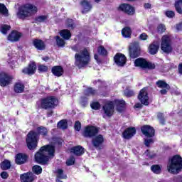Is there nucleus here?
<instances>
[{
  "instance_id": "1",
  "label": "nucleus",
  "mask_w": 182,
  "mask_h": 182,
  "mask_svg": "<svg viewBox=\"0 0 182 182\" xmlns=\"http://www.w3.org/2000/svg\"><path fill=\"white\" fill-rule=\"evenodd\" d=\"M36 132L31 131L27 135L26 143L28 146V149L29 150H33L36 149V146H38V140L39 139V134L41 136H48V129L44 127H39L36 129Z\"/></svg>"
},
{
  "instance_id": "2",
  "label": "nucleus",
  "mask_w": 182,
  "mask_h": 182,
  "mask_svg": "<svg viewBox=\"0 0 182 182\" xmlns=\"http://www.w3.org/2000/svg\"><path fill=\"white\" fill-rule=\"evenodd\" d=\"M55 156V146L52 145H46L41 148L38 152L35 155V160L40 164H46L50 157Z\"/></svg>"
},
{
  "instance_id": "3",
  "label": "nucleus",
  "mask_w": 182,
  "mask_h": 182,
  "mask_svg": "<svg viewBox=\"0 0 182 182\" xmlns=\"http://www.w3.org/2000/svg\"><path fill=\"white\" fill-rule=\"evenodd\" d=\"M114 105L116 106L117 112H123L126 106V102L123 100H115L114 103L112 101H109L103 106L104 113L106 116L110 117V116L113 115L114 112Z\"/></svg>"
},
{
  "instance_id": "4",
  "label": "nucleus",
  "mask_w": 182,
  "mask_h": 182,
  "mask_svg": "<svg viewBox=\"0 0 182 182\" xmlns=\"http://www.w3.org/2000/svg\"><path fill=\"white\" fill-rule=\"evenodd\" d=\"M75 65L80 69V68H84L86 65L89 64L90 62V53H89V49L84 48L80 49V52L75 55Z\"/></svg>"
},
{
  "instance_id": "5",
  "label": "nucleus",
  "mask_w": 182,
  "mask_h": 182,
  "mask_svg": "<svg viewBox=\"0 0 182 182\" xmlns=\"http://www.w3.org/2000/svg\"><path fill=\"white\" fill-rule=\"evenodd\" d=\"M38 12V7L32 4H26L22 5L17 13V16L19 19H25L28 16H32Z\"/></svg>"
},
{
  "instance_id": "6",
  "label": "nucleus",
  "mask_w": 182,
  "mask_h": 182,
  "mask_svg": "<svg viewBox=\"0 0 182 182\" xmlns=\"http://www.w3.org/2000/svg\"><path fill=\"white\" fill-rule=\"evenodd\" d=\"M182 168V158L179 155H175L168 164V171L173 174L180 173Z\"/></svg>"
},
{
  "instance_id": "7",
  "label": "nucleus",
  "mask_w": 182,
  "mask_h": 182,
  "mask_svg": "<svg viewBox=\"0 0 182 182\" xmlns=\"http://www.w3.org/2000/svg\"><path fill=\"white\" fill-rule=\"evenodd\" d=\"M161 49L164 53H171L173 52V46L171 45V38L165 35L161 38Z\"/></svg>"
},
{
  "instance_id": "8",
  "label": "nucleus",
  "mask_w": 182,
  "mask_h": 182,
  "mask_svg": "<svg viewBox=\"0 0 182 182\" xmlns=\"http://www.w3.org/2000/svg\"><path fill=\"white\" fill-rule=\"evenodd\" d=\"M58 99L53 97H48L41 100L42 109H53L58 106Z\"/></svg>"
},
{
  "instance_id": "9",
  "label": "nucleus",
  "mask_w": 182,
  "mask_h": 182,
  "mask_svg": "<svg viewBox=\"0 0 182 182\" xmlns=\"http://www.w3.org/2000/svg\"><path fill=\"white\" fill-rule=\"evenodd\" d=\"M134 65L136 68H141V69H155L156 64L150 62H147L144 58H137L134 61Z\"/></svg>"
},
{
  "instance_id": "10",
  "label": "nucleus",
  "mask_w": 182,
  "mask_h": 182,
  "mask_svg": "<svg viewBox=\"0 0 182 182\" xmlns=\"http://www.w3.org/2000/svg\"><path fill=\"white\" fill-rule=\"evenodd\" d=\"M14 77L12 75H9V74L6 73H0V86L5 87L6 86H9L11 85Z\"/></svg>"
},
{
  "instance_id": "11",
  "label": "nucleus",
  "mask_w": 182,
  "mask_h": 182,
  "mask_svg": "<svg viewBox=\"0 0 182 182\" xmlns=\"http://www.w3.org/2000/svg\"><path fill=\"white\" fill-rule=\"evenodd\" d=\"M138 99L142 105L149 106L150 102L149 100V94L147 93V88H143L140 90Z\"/></svg>"
},
{
  "instance_id": "12",
  "label": "nucleus",
  "mask_w": 182,
  "mask_h": 182,
  "mask_svg": "<svg viewBox=\"0 0 182 182\" xmlns=\"http://www.w3.org/2000/svg\"><path fill=\"white\" fill-rule=\"evenodd\" d=\"M99 133V129L96 128V127H85L84 132H83V136L84 137H95V135Z\"/></svg>"
},
{
  "instance_id": "13",
  "label": "nucleus",
  "mask_w": 182,
  "mask_h": 182,
  "mask_svg": "<svg viewBox=\"0 0 182 182\" xmlns=\"http://www.w3.org/2000/svg\"><path fill=\"white\" fill-rule=\"evenodd\" d=\"M80 5L82 8V14H86L92 11V4H90V1L83 0L80 2Z\"/></svg>"
},
{
  "instance_id": "14",
  "label": "nucleus",
  "mask_w": 182,
  "mask_h": 182,
  "mask_svg": "<svg viewBox=\"0 0 182 182\" xmlns=\"http://www.w3.org/2000/svg\"><path fill=\"white\" fill-rule=\"evenodd\" d=\"M136 134V128L134 127H129L126 129L122 133V137L126 139V140H129L132 139L133 136Z\"/></svg>"
},
{
  "instance_id": "15",
  "label": "nucleus",
  "mask_w": 182,
  "mask_h": 182,
  "mask_svg": "<svg viewBox=\"0 0 182 182\" xmlns=\"http://www.w3.org/2000/svg\"><path fill=\"white\" fill-rule=\"evenodd\" d=\"M141 132L146 137H153L154 136V129L149 125H144L141 127Z\"/></svg>"
},
{
  "instance_id": "16",
  "label": "nucleus",
  "mask_w": 182,
  "mask_h": 182,
  "mask_svg": "<svg viewBox=\"0 0 182 182\" xmlns=\"http://www.w3.org/2000/svg\"><path fill=\"white\" fill-rule=\"evenodd\" d=\"M22 37V33L19 31H13L8 36V41L11 42H18L19 39Z\"/></svg>"
},
{
  "instance_id": "17",
  "label": "nucleus",
  "mask_w": 182,
  "mask_h": 182,
  "mask_svg": "<svg viewBox=\"0 0 182 182\" xmlns=\"http://www.w3.org/2000/svg\"><path fill=\"white\" fill-rule=\"evenodd\" d=\"M114 60L117 66L122 67L126 65V56L123 54H117Z\"/></svg>"
},
{
  "instance_id": "18",
  "label": "nucleus",
  "mask_w": 182,
  "mask_h": 182,
  "mask_svg": "<svg viewBox=\"0 0 182 182\" xmlns=\"http://www.w3.org/2000/svg\"><path fill=\"white\" fill-rule=\"evenodd\" d=\"M22 72L25 75H33L36 72V64L35 63H30L28 67L23 69Z\"/></svg>"
},
{
  "instance_id": "19",
  "label": "nucleus",
  "mask_w": 182,
  "mask_h": 182,
  "mask_svg": "<svg viewBox=\"0 0 182 182\" xmlns=\"http://www.w3.org/2000/svg\"><path fill=\"white\" fill-rule=\"evenodd\" d=\"M119 9H121V11L125 12V14H127L128 15L134 14V8L129 4H122L121 6H119Z\"/></svg>"
},
{
  "instance_id": "20",
  "label": "nucleus",
  "mask_w": 182,
  "mask_h": 182,
  "mask_svg": "<svg viewBox=\"0 0 182 182\" xmlns=\"http://www.w3.org/2000/svg\"><path fill=\"white\" fill-rule=\"evenodd\" d=\"M159 48H160V43H159V41H154L149 46V53L151 55H156V53H157V52H159Z\"/></svg>"
},
{
  "instance_id": "21",
  "label": "nucleus",
  "mask_w": 182,
  "mask_h": 182,
  "mask_svg": "<svg viewBox=\"0 0 182 182\" xmlns=\"http://www.w3.org/2000/svg\"><path fill=\"white\" fill-rule=\"evenodd\" d=\"M14 90L15 93H23L25 91V85L22 81H18L14 84Z\"/></svg>"
},
{
  "instance_id": "22",
  "label": "nucleus",
  "mask_w": 182,
  "mask_h": 182,
  "mask_svg": "<svg viewBox=\"0 0 182 182\" xmlns=\"http://www.w3.org/2000/svg\"><path fill=\"white\" fill-rule=\"evenodd\" d=\"M103 141H105V139L102 135L100 134L93 138L92 144L95 147H99L103 144Z\"/></svg>"
},
{
  "instance_id": "23",
  "label": "nucleus",
  "mask_w": 182,
  "mask_h": 182,
  "mask_svg": "<svg viewBox=\"0 0 182 182\" xmlns=\"http://www.w3.org/2000/svg\"><path fill=\"white\" fill-rule=\"evenodd\" d=\"M70 153H73L75 156H82L85 153V149L81 146H74L70 149Z\"/></svg>"
},
{
  "instance_id": "24",
  "label": "nucleus",
  "mask_w": 182,
  "mask_h": 182,
  "mask_svg": "<svg viewBox=\"0 0 182 182\" xmlns=\"http://www.w3.org/2000/svg\"><path fill=\"white\" fill-rule=\"evenodd\" d=\"M33 173H26L21 176V180L22 182H32L34 180Z\"/></svg>"
},
{
  "instance_id": "25",
  "label": "nucleus",
  "mask_w": 182,
  "mask_h": 182,
  "mask_svg": "<svg viewBox=\"0 0 182 182\" xmlns=\"http://www.w3.org/2000/svg\"><path fill=\"white\" fill-rule=\"evenodd\" d=\"M140 55V49L133 48V46H129V56L132 59H136Z\"/></svg>"
},
{
  "instance_id": "26",
  "label": "nucleus",
  "mask_w": 182,
  "mask_h": 182,
  "mask_svg": "<svg viewBox=\"0 0 182 182\" xmlns=\"http://www.w3.org/2000/svg\"><path fill=\"white\" fill-rule=\"evenodd\" d=\"M28 157L23 154H18L16 156V164H23L26 162Z\"/></svg>"
},
{
  "instance_id": "27",
  "label": "nucleus",
  "mask_w": 182,
  "mask_h": 182,
  "mask_svg": "<svg viewBox=\"0 0 182 182\" xmlns=\"http://www.w3.org/2000/svg\"><path fill=\"white\" fill-rule=\"evenodd\" d=\"M52 73L54 76H58L59 77L63 75V68L60 66H54L52 68Z\"/></svg>"
},
{
  "instance_id": "28",
  "label": "nucleus",
  "mask_w": 182,
  "mask_h": 182,
  "mask_svg": "<svg viewBox=\"0 0 182 182\" xmlns=\"http://www.w3.org/2000/svg\"><path fill=\"white\" fill-rule=\"evenodd\" d=\"M33 45L36 49H38V50H43L45 49V43L42 41L41 40H35L33 41Z\"/></svg>"
},
{
  "instance_id": "29",
  "label": "nucleus",
  "mask_w": 182,
  "mask_h": 182,
  "mask_svg": "<svg viewBox=\"0 0 182 182\" xmlns=\"http://www.w3.org/2000/svg\"><path fill=\"white\" fill-rule=\"evenodd\" d=\"M56 173L58 177V178L56 179V182H63L60 181V178L65 179L67 177L66 175L63 174V170L58 168L57 169Z\"/></svg>"
},
{
  "instance_id": "30",
  "label": "nucleus",
  "mask_w": 182,
  "mask_h": 182,
  "mask_svg": "<svg viewBox=\"0 0 182 182\" xmlns=\"http://www.w3.org/2000/svg\"><path fill=\"white\" fill-rule=\"evenodd\" d=\"M122 35L124 38H130L132 36V29L129 27H125L122 31Z\"/></svg>"
},
{
  "instance_id": "31",
  "label": "nucleus",
  "mask_w": 182,
  "mask_h": 182,
  "mask_svg": "<svg viewBox=\"0 0 182 182\" xmlns=\"http://www.w3.org/2000/svg\"><path fill=\"white\" fill-rule=\"evenodd\" d=\"M60 36L63 38V39L69 40L70 39L72 34L70 33V31L68 30H63L60 32Z\"/></svg>"
},
{
  "instance_id": "32",
  "label": "nucleus",
  "mask_w": 182,
  "mask_h": 182,
  "mask_svg": "<svg viewBox=\"0 0 182 182\" xmlns=\"http://www.w3.org/2000/svg\"><path fill=\"white\" fill-rule=\"evenodd\" d=\"M156 85L158 87H160L161 89H166L167 90H170V85H168V84L164 81L159 80L156 82Z\"/></svg>"
},
{
  "instance_id": "33",
  "label": "nucleus",
  "mask_w": 182,
  "mask_h": 182,
  "mask_svg": "<svg viewBox=\"0 0 182 182\" xmlns=\"http://www.w3.org/2000/svg\"><path fill=\"white\" fill-rule=\"evenodd\" d=\"M0 14L3 16H8L9 15L8 9H6V6L4 4H0Z\"/></svg>"
},
{
  "instance_id": "34",
  "label": "nucleus",
  "mask_w": 182,
  "mask_h": 182,
  "mask_svg": "<svg viewBox=\"0 0 182 182\" xmlns=\"http://www.w3.org/2000/svg\"><path fill=\"white\" fill-rule=\"evenodd\" d=\"M1 168L2 170H8L11 168V161L8 160H4L1 164Z\"/></svg>"
},
{
  "instance_id": "35",
  "label": "nucleus",
  "mask_w": 182,
  "mask_h": 182,
  "mask_svg": "<svg viewBox=\"0 0 182 182\" xmlns=\"http://www.w3.org/2000/svg\"><path fill=\"white\" fill-rule=\"evenodd\" d=\"M58 129H62L65 130V129H68V121L66 119H63L58 123Z\"/></svg>"
},
{
  "instance_id": "36",
  "label": "nucleus",
  "mask_w": 182,
  "mask_h": 182,
  "mask_svg": "<svg viewBox=\"0 0 182 182\" xmlns=\"http://www.w3.org/2000/svg\"><path fill=\"white\" fill-rule=\"evenodd\" d=\"M151 170L155 174H160L161 173V166L159 165H153L151 166Z\"/></svg>"
},
{
  "instance_id": "37",
  "label": "nucleus",
  "mask_w": 182,
  "mask_h": 182,
  "mask_svg": "<svg viewBox=\"0 0 182 182\" xmlns=\"http://www.w3.org/2000/svg\"><path fill=\"white\" fill-rule=\"evenodd\" d=\"M175 8L178 14H182V0L176 1Z\"/></svg>"
},
{
  "instance_id": "38",
  "label": "nucleus",
  "mask_w": 182,
  "mask_h": 182,
  "mask_svg": "<svg viewBox=\"0 0 182 182\" xmlns=\"http://www.w3.org/2000/svg\"><path fill=\"white\" fill-rule=\"evenodd\" d=\"M10 29H11V26L4 24L1 27V32L4 35H6L8 33V31H9Z\"/></svg>"
},
{
  "instance_id": "39",
  "label": "nucleus",
  "mask_w": 182,
  "mask_h": 182,
  "mask_svg": "<svg viewBox=\"0 0 182 182\" xmlns=\"http://www.w3.org/2000/svg\"><path fill=\"white\" fill-rule=\"evenodd\" d=\"M124 96L127 97H132V96H134V92L129 88L126 89L124 92Z\"/></svg>"
},
{
  "instance_id": "40",
  "label": "nucleus",
  "mask_w": 182,
  "mask_h": 182,
  "mask_svg": "<svg viewBox=\"0 0 182 182\" xmlns=\"http://www.w3.org/2000/svg\"><path fill=\"white\" fill-rule=\"evenodd\" d=\"M55 39H56L58 46H60V47L65 46V41L60 38L59 36H55Z\"/></svg>"
},
{
  "instance_id": "41",
  "label": "nucleus",
  "mask_w": 182,
  "mask_h": 182,
  "mask_svg": "<svg viewBox=\"0 0 182 182\" xmlns=\"http://www.w3.org/2000/svg\"><path fill=\"white\" fill-rule=\"evenodd\" d=\"M65 25L67 27L69 28V29H73L75 28V23H73V20L68 18L66 21Z\"/></svg>"
},
{
  "instance_id": "42",
  "label": "nucleus",
  "mask_w": 182,
  "mask_h": 182,
  "mask_svg": "<svg viewBox=\"0 0 182 182\" xmlns=\"http://www.w3.org/2000/svg\"><path fill=\"white\" fill-rule=\"evenodd\" d=\"M33 171L35 174H41L42 173V167L36 165L33 167Z\"/></svg>"
},
{
  "instance_id": "43",
  "label": "nucleus",
  "mask_w": 182,
  "mask_h": 182,
  "mask_svg": "<svg viewBox=\"0 0 182 182\" xmlns=\"http://www.w3.org/2000/svg\"><path fill=\"white\" fill-rule=\"evenodd\" d=\"M157 32L158 33H163V32H166V26L164 24H159L157 26Z\"/></svg>"
},
{
  "instance_id": "44",
  "label": "nucleus",
  "mask_w": 182,
  "mask_h": 182,
  "mask_svg": "<svg viewBox=\"0 0 182 182\" xmlns=\"http://www.w3.org/2000/svg\"><path fill=\"white\" fill-rule=\"evenodd\" d=\"M67 166H73L75 164V157L70 156L67 161H66Z\"/></svg>"
},
{
  "instance_id": "45",
  "label": "nucleus",
  "mask_w": 182,
  "mask_h": 182,
  "mask_svg": "<svg viewBox=\"0 0 182 182\" xmlns=\"http://www.w3.org/2000/svg\"><path fill=\"white\" fill-rule=\"evenodd\" d=\"M98 53H100V55H107V51L105 49V47L100 46L98 48Z\"/></svg>"
},
{
  "instance_id": "46",
  "label": "nucleus",
  "mask_w": 182,
  "mask_h": 182,
  "mask_svg": "<svg viewBox=\"0 0 182 182\" xmlns=\"http://www.w3.org/2000/svg\"><path fill=\"white\" fill-rule=\"evenodd\" d=\"M144 143L146 147H150V144H153V143H154V141H153V139L151 138H148L145 139Z\"/></svg>"
},
{
  "instance_id": "47",
  "label": "nucleus",
  "mask_w": 182,
  "mask_h": 182,
  "mask_svg": "<svg viewBox=\"0 0 182 182\" xmlns=\"http://www.w3.org/2000/svg\"><path fill=\"white\" fill-rule=\"evenodd\" d=\"M91 107L94 109V110H99V109H100V104H99V102H92Z\"/></svg>"
},
{
  "instance_id": "48",
  "label": "nucleus",
  "mask_w": 182,
  "mask_h": 182,
  "mask_svg": "<svg viewBox=\"0 0 182 182\" xmlns=\"http://www.w3.org/2000/svg\"><path fill=\"white\" fill-rule=\"evenodd\" d=\"M95 93H96V91L92 88H87L85 90V95H87V96H90V95H95Z\"/></svg>"
},
{
  "instance_id": "49",
  "label": "nucleus",
  "mask_w": 182,
  "mask_h": 182,
  "mask_svg": "<svg viewBox=\"0 0 182 182\" xmlns=\"http://www.w3.org/2000/svg\"><path fill=\"white\" fill-rule=\"evenodd\" d=\"M165 15L168 18H174L176 14H174V11H166L165 13Z\"/></svg>"
},
{
  "instance_id": "50",
  "label": "nucleus",
  "mask_w": 182,
  "mask_h": 182,
  "mask_svg": "<svg viewBox=\"0 0 182 182\" xmlns=\"http://www.w3.org/2000/svg\"><path fill=\"white\" fill-rule=\"evenodd\" d=\"M38 69L39 72H48V66L46 65H39Z\"/></svg>"
},
{
  "instance_id": "51",
  "label": "nucleus",
  "mask_w": 182,
  "mask_h": 182,
  "mask_svg": "<svg viewBox=\"0 0 182 182\" xmlns=\"http://www.w3.org/2000/svg\"><path fill=\"white\" fill-rule=\"evenodd\" d=\"M46 19H48V17L46 16H41L36 18V21L37 22H45Z\"/></svg>"
},
{
  "instance_id": "52",
  "label": "nucleus",
  "mask_w": 182,
  "mask_h": 182,
  "mask_svg": "<svg viewBox=\"0 0 182 182\" xmlns=\"http://www.w3.org/2000/svg\"><path fill=\"white\" fill-rule=\"evenodd\" d=\"M75 129L77 132H80V129H82V125L79 121H77L75 124Z\"/></svg>"
},
{
  "instance_id": "53",
  "label": "nucleus",
  "mask_w": 182,
  "mask_h": 182,
  "mask_svg": "<svg viewBox=\"0 0 182 182\" xmlns=\"http://www.w3.org/2000/svg\"><path fill=\"white\" fill-rule=\"evenodd\" d=\"M139 39H141V41H147V39H149V36H147L145 33H143L139 35Z\"/></svg>"
},
{
  "instance_id": "54",
  "label": "nucleus",
  "mask_w": 182,
  "mask_h": 182,
  "mask_svg": "<svg viewBox=\"0 0 182 182\" xmlns=\"http://www.w3.org/2000/svg\"><path fill=\"white\" fill-rule=\"evenodd\" d=\"M145 156H146L147 157H149V159H153V157H154V156H156L155 154H150V151L147 150L146 151H145L144 153Z\"/></svg>"
},
{
  "instance_id": "55",
  "label": "nucleus",
  "mask_w": 182,
  "mask_h": 182,
  "mask_svg": "<svg viewBox=\"0 0 182 182\" xmlns=\"http://www.w3.org/2000/svg\"><path fill=\"white\" fill-rule=\"evenodd\" d=\"M161 117H163V114L159 113V114H158V118H159V120H160V123H161V124H164V120L163 119H161Z\"/></svg>"
},
{
  "instance_id": "56",
  "label": "nucleus",
  "mask_w": 182,
  "mask_h": 182,
  "mask_svg": "<svg viewBox=\"0 0 182 182\" xmlns=\"http://www.w3.org/2000/svg\"><path fill=\"white\" fill-rule=\"evenodd\" d=\"M1 177L2 178H8V173L4 171L1 173Z\"/></svg>"
},
{
  "instance_id": "57",
  "label": "nucleus",
  "mask_w": 182,
  "mask_h": 182,
  "mask_svg": "<svg viewBox=\"0 0 182 182\" xmlns=\"http://www.w3.org/2000/svg\"><path fill=\"white\" fill-rule=\"evenodd\" d=\"M144 8L146 9H150V8H151V4H149V3H146L144 4Z\"/></svg>"
},
{
  "instance_id": "58",
  "label": "nucleus",
  "mask_w": 182,
  "mask_h": 182,
  "mask_svg": "<svg viewBox=\"0 0 182 182\" xmlns=\"http://www.w3.org/2000/svg\"><path fill=\"white\" fill-rule=\"evenodd\" d=\"M161 95H166L167 94V89H163L160 91Z\"/></svg>"
},
{
  "instance_id": "59",
  "label": "nucleus",
  "mask_w": 182,
  "mask_h": 182,
  "mask_svg": "<svg viewBox=\"0 0 182 182\" xmlns=\"http://www.w3.org/2000/svg\"><path fill=\"white\" fill-rule=\"evenodd\" d=\"M177 31H182V23L176 26Z\"/></svg>"
},
{
  "instance_id": "60",
  "label": "nucleus",
  "mask_w": 182,
  "mask_h": 182,
  "mask_svg": "<svg viewBox=\"0 0 182 182\" xmlns=\"http://www.w3.org/2000/svg\"><path fill=\"white\" fill-rule=\"evenodd\" d=\"M175 182H182V177H178L174 179Z\"/></svg>"
},
{
  "instance_id": "61",
  "label": "nucleus",
  "mask_w": 182,
  "mask_h": 182,
  "mask_svg": "<svg viewBox=\"0 0 182 182\" xmlns=\"http://www.w3.org/2000/svg\"><path fill=\"white\" fill-rule=\"evenodd\" d=\"M178 72L181 75H182V63L178 66Z\"/></svg>"
},
{
  "instance_id": "62",
  "label": "nucleus",
  "mask_w": 182,
  "mask_h": 182,
  "mask_svg": "<svg viewBox=\"0 0 182 182\" xmlns=\"http://www.w3.org/2000/svg\"><path fill=\"white\" fill-rule=\"evenodd\" d=\"M43 60H44V62H48V60H49V57L46 56L42 58Z\"/></svg>"
},
{
  "instance_id": "63",
  "label": "nucleus",
  "mask_w": 182,
  "mask_h": 182,
  "mask_svg": "<svg viewBox=\"0 0 182 182\" xmlns=\"http://www.w3.org/2000/svg\"><path fill=\"white\" fill-rule=\"evenodd\" d=\"M135 107H136V109H139V108L141 107V104H140V103L136 104V105H135Z\"/></svg>"
},
{
  "instance_id": "64",
  "label": "nucleus",
  "mask_w": 182,
  "mask_h": 182,
  "mask_svg": "<svg viewBox=\"0 0 182 182\" xmlns=\"http://www.w3.org/2000/svg\"><path fill=\"white\" fill-rule=\"evenodd\" d=\"M94 58H95V60H97V62H99V55H97V54H95L94 55Z\"/></svg>"
}]
</instances>
